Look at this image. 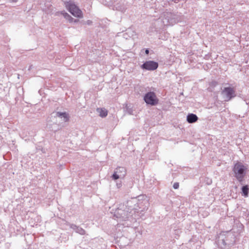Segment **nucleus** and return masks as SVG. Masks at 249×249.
I'll return each instance as SVG.
<instances>
[{"mask_svg":"<svg viewBox=\"0 0 249 249\" xmlns=\"http://www.w3.org/2000/svg\"><path fill=\"white\" fill-rule=\"evenodd\" d=\"M221 95L224 100L228 102L236 96L235 90L231 87H225L221 91Z\"/></svg>","mask_w":249,"mask_h":249,"instance_id":"39448f33","label":"nucleus"},{"mask_svg":"<svg viewBox=\"0 0 249 249\" xmlns=\"http://www.w3.org/2000/svg\"><path fill=\"white\" fill-rule=\"evenodd\" d=\"M198 120L197 116L193 113L189 114L187 116V121L189 123L192 124L195 123Z\"/></svg>","mask_w":249,"mask_h":249,"instance_id":"9b49d317","label":"nucleus"},{"mask_svg":"<svg viewBox=\"0 0 249 249\" xmlns=\"http://www.w3.org/2000/svg\"><path fill=\"white\" fill-rule=\"evenodd\" d=\"M181 232L180 230H175V234L177 235L175 237L178 238V237L179 236V234Z\"/></svg>","mask_w":249,"mask_h":249,"instance_id":"f3484780","label":"nucleus"},{"mask_svg":"<svg viewBox=\"0 0 249 249\" xmlns=\"http://www.w3.org/2000/svg\"><path fill=\"white\" fill-rule=\"evenodd\" d=\"M59 15H63L65 18H66L67 20H68L69 18H71V16L65 11H62L57 12L56 15L59 16Z\"/></svg>","mask_w":249,"mask_h":249,"instance_id":"dca6fc26","label":"nucleus"},{"mask_svg":"<svg viewBox=\"0 0 249 249\" xmlns=\"http://www.w3.org/2000/svg\"><path fill=\"white\" fill-rule=\"evenodd\" d=\"M87 24L89 25H90L92 24V22L90 20H88L86 22Z\"/></svg>","mask_w":249,"mask_h":249,"instance_id":"412c9836","label":"nucleus"},{"mask_svg":"<svg viewBox=\"0 0 249 249\" xmlns=\"http://www.w3.org/2000/svg\"><path fill=\"white\" fill-rule=\"evenodd\" d=\"M249 187L248 185L243 186L242 187V192L243 196L245 197H248L249 196Z\"/></svg>","mask_w":249,"mask_h":249,"instance_id":"4468645a","label":"nucleus"},{"mask_svg":"<svg viewBox=\"0 0 249 249\" xmlns=\"http://www.w3.org/2000/svg\"><path fill=\"white\" fill-rule=\"evenodd\" d=\"M73 20V18L71 17V18H69L68 20L69 22H72Z\"/></svg>","mask_w":249,"mask_h":249,"instance_id":"b1692460","label":"nucleus"},{"mask_svg":"<svg viewBox=\"0 0 249 249\" xmlns=\"http://www.w3.org/2000/svg\"><path fill=\"white\" fill-rule=\"evenodd\" d=\"M125 32H126V34H128L129 38L132 37L136 35L135 31L132 28H128L125 31Z\"/></svg>","mask_w":249,"mask_h":249,"instance_id":"2eb2a0df","label":"nucleus"},{"mask_svg":"<svg viewBox=\"0 0 249 249\" xmlns=\"http://www.w3.org/2000/svg\"><path fill=\"white\" fill-rule=\"evenodd\" d=\"M179 187V183L178 182H175L173 184V188L175 189H177Z\"/></svg>","mask_w":249,"mask_h":249,"instance_id":"a211bd4d","label":"nucleus"},{"mask_svg":"<svg viewBox=\"0 0 249 249\" xmlns=\"http://www.w3.org/2000/svg\"><path fill=\"white\" fill-rule=\"evenodd\" d=\"M158 66L159 64L158 62L149 60L143 63V64L141 66V68L143 70L147 71H154L158 68Z\"/></svg>","mask_w":249,"mask_h":249,"instance_id":"6e6552de","label":"nucleus"},{"mask_svg":"<svg viewBox=\"0 0 249 249\" xmlns=\"http://www.w3.org/2000/svg\"><path fill=\"white\" fill-rule=\"evenodd\" d=\"M124 12L126 10V7L124 4L116 3L113 5V9Z\"/></svg>","mask_w":249,"mask_h":249,"instance_id":"f8f14e48","label":"nucleus"},{"mask_svg":"<svg viewBox=\"0 0 249 249\" xmlns=\"http://www.w3.org/2000/svg\"><path fill=\"white\" fill-rule=\"evenodd\" d=\"M97 111L99 113V116L102 118L106 117L107 115V111L105 108H98Z\"/></svg>","mask_w":249,"mask_h":249,"instance_id":"ddd939ff","label":"nucleus"},{"mask_svg":"<svg viewBox=\"0 0 249 249\" xmlns=\"http://www.w3.org/2000/svg\"><path fill=\"white\" fill-rule=\"evenodd\" d=\"M54 117H58L61 119L64 122H68L69 120L70 116L68 113L64 112H56Z\"/></svg>","mask_w":249,"mask_h":249,"instance_id":"1a4fd4ad","label":"nucleus"},{"mask_svg":"<svg viewBox=\"0 0 249 249\" xmlns=\"http://www.w3.org/2000/svg\"><path fill=\"white\" fill-rule=\"evenodd\" d=\"M71 229L74 230L76 232L81 234L84 235L86 234V231L81 227L77 226L74 224H71L70 226Z\"/></svg>","mask_w":249,"mask_h":249,"instance_id":"9d476101","label":"nucleus"},{"mask_svg":"<svg viewBox=\"0 0 249 249\" xmlns=\"http://www.w3.org/2000/svg\"><path fill=\"white\" fill-rule=\"evenodd\" d=\"M116 186L118 188H121L122 187V182H120L117 183Z\"/></svg>","mask_w":249,"mask_h":249,"instance_id":"aec40b11","label":"nucleus"},{"mask_svg":"<svg viewBox=\"0 0 249 249\" xmlns=\"http://www.w3.org/2000/svg\"><path fill=\"white\" fill-rule=\"evenodd\" d=\"M31 69H32L31 66L30 67V68H29V70H30Z\"/></svg>","mask_w":249,"mask_h":249,"instance_id":"bb28decb","label":"nucleus"},{"mask_svg":"<svg viewBox=\"0 0 249 249\" xmlns=\"http://www.w3.org/2000/svg\"><path fill=\"white\" fill-rule=\"evenodd\" d=\"M162 22L165 26L173 25L181 21L180 17L173 13L165 12L163 14Z\"/></svg>","mask_w":249,"mask_h":249,"instance_id":"7ed1b4c3","label":"nucleus"},{"mask_svg":"<svg viewBox=\"0 0 249 249\" xmlns=\"http://www.w3.org/2000/svg\"><path fill=\"white\" fill-rule=\"evenodd\" d=\"M126 174V170L124 167H118L114 171L111 178L114 180L119 178H123Z\"/></svg>","mask_w":249,"mask_h":249,"instance_id":"0eeeda50","label":"nucleus"},{"mask_svg":"<svg viewBox=\"0 0 249 249\" xmlns=\"http://www.w3.org/2000/svg\"><path fill=\"white\" fill-rule=\"evenodd\" d=\"M127 111L128 113L129 114H132V110L131 109L127 108Z\"/></svg>","mask_w":249,"mask_h":249,"instance_id":"4be33fe9","label":"nucleus"},{"mask_svg":"<svg viewBox=\"0 0 249 249\" xmlns=\"http://www.w3.org/2000/svg\"><path fill=\"white\" fill-rule=\"evenodd\" d=\"M145 53L146 54H148L149 53V50L148 49H146L145 51Z\"/></svg>","mask_w":249,"mask_h":249,"instance_id":"393cba45","label":"nucleus"},{"mask_svg":"<svg viewBox=\"0 0 249 249\" xmlns=\"http://www.w3.org/2000/svg\"><path fill=\"white\" fill-rule=\"evenodd\" d=\"M73 20V18L71 17V18H69L68 20L69 22H72Z\"/></svg>","mask_w":249,"mask_h":249,"instance_id":"5701e85b","label":"nucleus"},{"mask_svg":"<svg viewBox=\"0 0 249 249\" xmlns=\"http://www.w3.org/2000/svg\"><path fill=\"white\" fill-rule=\"evenodd\" d=\"M131 207L130 202H127V205H120L114 212V216L119 221L131 220V218L136 219V216L133 217V214L135 213V208L130 209Z\"/></svg>","mask_w":249,"mask_h":249,"instance_id":"f257e3e1","label":"nucleus"},{"mask_svg":"<svg viewBox=\"0 0 249 249\" xmlns=\"http://www.w3.org/2000/svg\"><path fill=\"white\" fill-rule=\"evenodd\" d=\"M12 2H16L17 0H11Z\"/></svg>","mask_w":249,"mask_h":249,"instance_id":"a878e982","label":"nucleus"},{"mask_svg":"<svg viewBox=\"0 0 249 249\" xmlns=\"http://www.w3.org/2000/svg\"><path fill=\"white\" fill-rule=\"evenodd\" d=\"M65 6L67 10L74 17H82L81 10L71 1L65 2Z\"/></svg>","mask_w":249,"mask_h":249,"instance_id":"20e7f679","label":"nucleus"},{"mask_svg":"<svg viewBox=\"0 0 249 249\" xmlns=\"http://www.w3.org/2000/svg\"><path fill=\"white\" fill-rule=\"evenodd\" d=\"M247 170L248 165L238 161L234 164L232 169L234 177L240 182L243 181Z\"/></svg>","mask_w":249,"mask_h":249,"instance_id":"f03ea898","label":"nucleus"},{"mask_svg":"<svg viewBox=\"0 0 249 249\" xmlns=\"http://www.w3.org/2000/svg\"><path fill=\"white\" fill-rule=\"evenodd\" d=\"M143 100L147 105L151 106H156L159 103L156 93L153 91L146 93L144 96Z\"/></svg>","mask_w":249,"mask_h":249,"instance_id":"423d86ee","label":"nucleus"},{"mask_svg":"<svg viewBox=\"0 0 249 249\" xmlns=\"http://www.w3.org/2000/svg\"><path fill=\"white\" fill-rule=\"evenodd\" d=\"M123 37L126 39H127L129 38V37L128 36V34H126V32L123 34Z\"/></svg>","mask_w":249,"mask_h":249,"instance_id":"6ab92c4d","label":"nucleus"}]
</instances>
